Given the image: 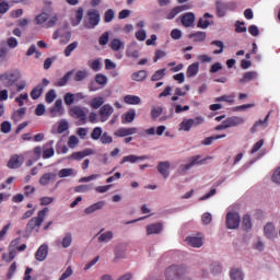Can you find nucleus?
<instances>
[{
	"mask_svg": "<svg viewBox=\"0 0 280 280\" xmlns=\"http://www.w3.org/2000/svg\"><path fill=\"white\" fill-rule=\"evenodd\" d=\"M49 213V208H44L37 212V217L32 218L26 224V231H38L45 222V218Z\"/></svg>",
	"mask_w": 280,
	"mask_h": 280,
	"instance_id": "f257e3e1",
	"label": "nucleus"
},
{
	"mask_svg": "<svg viewBox=\"0 0 280 280\" xmlns=\"http://www.w3.org/2000/svg\"><path fill=\"white\" fill-rule=\"evenodd\" d=\"M187 269L183 266L173 265L165 270L166 280H180L185 276Z\"/></svg>",
	"mask_w": 280,
	"mask_h": 280,
	"instance_id": "f03ea898",
	"label": "nucleus"
},
{
	"mask_svg": "<svg viewBox=\"0 0 280 280\" xmlns=\"http://www.w3.org/2000/svg\"><path fill=\"white\" fill-rule=\"evenodd\" d=\"M88 22H84V27L86 30H95L96 25H100V11L97 9H91L86 13Z\"/></svg>",
	"mask_w": 280,
	"mask_h": 280,
	"instance_id": "7ed1b4c3",
	"label": "nucleus"
},
{
	"mask_svg": "<svg viewBox=\"0 0 280 280\" xmlns=\"http://www.w3.org/2000/svg\"><path fill=\"white\" fill-rule=\"evenodd\" d=\"M69 115L70 117H73V119H79L81 126H84V124L89 121L86 119V112H84V108L80 105L70 107Z\"/></svg>",
	"mask_w": 280,
	"mask_h": 280,
	"instance_id": "20e7f679",
	"label": "nucleus"
},
{
	"mask_svg": "<svg viewBox=\"0 0 280 280\" xmlns=\"http://www.w3.org/2000/svg\"><path fill=\"white\" fill-rule=\"evenodd\" d=\"M21 78V72L19 70L8 71L3 73L4 86L10 88L14 86L19 79Z\"/></svg>",
	"mask_w": 280,
	"mask_h": 280,
	"instance_id": "39448f33",
	"label": "nucleus"
},
{
	"mask_svg": "<svg viewBox=\"0 0 280 280\" xmlns=\"http://www.w3.org/2000/svg\"><path fill=\"white\" fill-rule=\"evenodd\" d=\"M209 159H211V156L200 160V155H195L189 159L188 164L182 165L179 167V170H180V172H187V170H191V167H194V165H202V163H205Z\"/></svg>",
	"mask_w": 280,
	"mask_h": 280,
	"instance_id": "423d86ee",
	"label": "nucleus"
},
{
	"mask_svg": "<svg viewBox=\"0 0 280 280\" xmlns=\"http://www.w3.org/2000/svg\"><path fill=\"white\" fill-rule=\"evenodd\" d=\"M240 222H241L240 213L228 212L226 214L228 229H237L240 226Z\"/></svg>",
	"mask_w": 280,
	"mask_h": 280,
	"instance_id": "0eeeda50",
	"label": "nucleus"
},
{
	"mask_svg": "<svg viewBox=\"0 0 280 280\" xmlns=\"http://www.w3.org/2000/svg\"><path fill=\"white\" fill-rule=\"evenodd\" d=\"M180 22L184 27H194L196 25V14L194 12L184 13L180 16Z\"/></svg>",
	"mask_w": 280,
	"mask_h": 280,
	"instance_id": "6e6552de",
	"label": "nucleus"
},
{
	"mask_svg": "<svg viewBox=\"0 0 280 280\" xmlns=\"http://www.w3.org/2000/svg\"><path fill=\"white\" fill-rule=\"evenodd\" d=\"M185 10H191V5L183 4V5L173 8L171 10V12L166 14L167 21H172V19H176V16H178V14H180V12H185Z\"/></svg>",
	"mask_w": 280,
	"mask_h": 280,
	"instance_id": "1a4fd4ad",
	"label": "nucleus"
},
{
	"mask_svg": "<svg viewBox=\"0 0 280 280\" xmlns=\"http://www.w3.org/2000/svg\"><path fill=\"white\" fill-rule=\"evenodd\" d=\"M23 165V156L19 155V154H14L10 158L7 167H9V170H19V167H21Z\"/></svg>",
	"mask_w": 280,
	"mask_h": 280,
	"instance_id": "9d476101",
	"label": "nucleus"
},
{
	"mask_svg": "<svg viewBox=\"0 0 280 280\" xmlns=\"http://www.w3.org/2000/svg\"><path fill=\"white\" fill-rule=\"evenodd\" d=\"M137 130H138L137 127H130V128L121 127L114 132V137H119V138L130 137L131 135H137Z\"/></svg>",
	"mask_w": 280,
	"mask_h": 280,
	"instance_id": "9b49d317",
	"label": "nucleus"
},
{
	"mask_svg": "<svg viewBox=\"0 0 280 280\" xmlns=\"http://www.w3.org/2000/svg\"><path fill=\"white\" fill-rule=\"evenodd\" d=\"M115 113V109L109 104H105L100 109V116L102 121H108L110 115Z\"/></svg>",
	"mask_w": 280,
	"mask_h": 280,
	"instance_id": "f8f14e48",
	"label": "nucleus"
},
{
	"mask_svg": "<svg viewBox=\"0 0 280 280\" xmlns=\"http://www.w3.org/2000/svg\"><path fill=\"white\" fill-rule=\"evenodd\" d=\"M51 117H62L65 109H62V100H57L55 106L49 109Z\"/></svg>",
	"mask_w": 280,
	"mask_h": 280,
	"instance_id": "ddd939ff",
	"label": "nucleus"
},
{
	"mask_svg": "<svg viewBox=\"0 0 280 280\" xmlns=\"http://www.w3.org/2000/svg\"><path fill=\"white\" fill-rule=\"evenodd\" d=\"M56 178H58L56 173H46L39 178V185L47 187L50 183H56Z\"/></svg>",
	"mask_w": 280,
	"mask_h": 280,
	"instance_id": "4468645a",
	"label": "nucleus"
},
{
	"mask_svg": "<svg viewBox=\"0 0 280 280\" xmlns=\"http://www.w3.org/2000/svg\"><path fill=\"white\" fill-rule=\"evenodd\" d=\"M225 122L226 128H235L237 126H242L244 124V118L232 116L223 120Z\"/></svg>",
	"mask_w": 280,
	"mask_h": 280,
	"instance_id": "2eb2a0df",
	"label": "nucleus"
},
{
	"mask_svg": "<svg viewBox=\"0 0 280 280\" xmlns=\"http://www.w3.org/2000/svg\"><path fill=\"white\" fill-rule=\"evenodd\" d=\"M93 154V149H85L83 151L73 152L69 159L72 161H82L85 156H91Z\"/></svg>",
	"mask_w": 280,
	"mask_h": 280,
	"instance_id": "dca6fc26",
	"label": "nucleus"
},
{
	"mask_svg": "<svg viewBox=\"0 0 280 280\" xmlns=\"http://www.w3.org/2000/svg\"><path fill=\"white\" fill-rule=\"evenodd\" d=\"M150 159L148 155H140V156H137V155H126L121 159L120 161V165H124V163H137V161H145Z\"/></svg>",
	"mask_w": 280,
	"mask_h": 280,
	"instance_id": "f3484780",
	"label": "nucleus"
},
{
	"mask_svg": "<svg viewBox=\"0 0 280 280\" xmlns=\"http://www.w3.org/2000/svg\"><path fill=\"white\" fill-rule=\"evenodd\" d=\"M170 167L171 164L168 161L166 162H159L158 164V172L163 176V178H168L170 177Z\"/></svg>",
	"mask_w": 280,
	"mask_h": 280,
	"instance_id": "a211bd4d",
	"label": "nucleus"
},
{
	"mask_svg": "<svg viewBox=\"0 0 280 280\" xmlns=\"http://www.w3.org/2000/svg\"><path fill=\"white\" fill-rule=\"evenodd\" d=\"M163 231V223H152L147 226V235H159Z\"/></svg>",
	"mask_w": 280,
	"mask_h": 280,
	"instance_id": "6ab92c4d",
	"label": "nucleus"
},
{
	"mask_svg": "<svg viewBox=\"0 0 280 280\" xmlns=\"http://www.w3.org/2000/svg\"><path fill=\"white\" fill-rule=\"evenodd\" d=\"M47 253H49V247L47 245H42L35 253V258L37 261H45V259H47Z\"/></svg>",
	"mask_w": 280,
	"mask_h": 280,
	"instance_id": "aec40b11",
	"label": "nucleus"
},
{
	"mask_svg": "<svg viewBox=\"0 0 280 280\" xmlns=\"http://www.w3.org/2000/svg\"><path fill=\"white\" fill-rule=\"evenodd\" d=\"M208 19H213V15H211L210 13H205L203 18H200L198 20L197 27H199L200 30H207V27L211 25V22H209Z\"/></svg>",
	"mask_w": 280,
	"mask_h": 280,
	"instance_id": "412c9836",
	"label": "nucleus"
},
{
	"mask_svg": "<svg viewBox=\"0 0 280 280\" xmlns=\"http://www.w3.org/2000/svg\"><path fill=\"white\" fill-rule=\"evenodd\" d=\"M264 233L269 240H273V237H277V229L275 228V224L267 223L264 228Z\"/></svg>",
	"mask_w": 280,
	"mask_h": 280,
	"instance_id": "4be33fe9",
	"label": "nucleus"
},
{
	"mask_svg": "<svg viewBox=\"0 0 280 280\" xmlns=\"http://www.w3.org/2000/svg\"><path fill=\"white\" fill-rule=\"evenodd\" d=\"M105 201H97L96 203L91 205L90 207L85 208L84 213L86 215H91V213H95V211H100V209H104Z\"/></svg>",
	"mask_w": 280,
	"mask_h": 280,
	"instance_id": "5701e85b",
	"label": "nucleus"
},
{
	"mask_svg": "<svg viewBox=\"0 0 280 280\" xmlns=\"http://www.w3.org/2000/svg\"><path fill=\"white\" fill-rule=\"evenodd\" d=\"M188 38H192L194 43H205V40H207V33L198 31L189 34Z\"/></svg>",
	"mask_w": 280,
	"mask_h": 280,
	"instance_id": "b1692460",
	"label": "nucleus"
},
{
	"mask_svg": "<svg viewBox=\"0 0 280 280\" xmlns=\"http://www.w3.org/2000/svg\"><path fill=\"white\" fill-rule=\"evenodd\" d=\"M268 119H270V114H267L264 120L259 119L254 124V126L250 128V132L254 135V132H257V129L260 128H267L268 127Z\"/></svg>",
	"mask_w": 280,
	"mask_h": 280,
	"instance_id": "393cba45",
	"label": "nucleus"
},
{
	"mask_svg": "<svg viewBox=\"0 0 280 280\" xmlns=\"http://www.w3.org/2000/svg\"><path fill=\"white\" fill-rule=\"evenodd\" d=\"M186 242L188 246H192V248H201L202 238L197 236H188L186 237Z\"/></svg>",
	"mask_w": 280,
	"mask_h": 280,
	"instance_id": "a878e982",
	"label": "nucleus"
},
{
	"mask_svg": "<svg viewBox=\"0 0 280 280\" xmlns=\"http://www.w3.org/2000/svg\"><path fill=\"white\" fill-rule=\"evenodd\" d=\"M226 12H229V9L226 8V2L218 1L217 2V16L219 19H222L226 16Z\"/></svg>",
	"mask_w": 280,
	"mask_h": 280,
	"instance_id": "bb28decb",
	"label": "nucleus"
},
{
	"mask_svg": "<svg viewBox=\"0 0 280 280\" xmlns=\"http://www.w3.org/2000/svg\"><path fill=\"white\" fill-rule=\"evenodd\" d=\"M198 71H200V63L195 62V63L188 66L186 75H187V78H194V75H198Z\"/></svg>",
	"mask_w": 280,
	"mask_h": 280,
	"instance_id": "cd10ccee",
	"label": "nucleus"
},
{
	"mask_svg": "<svg viewBox=\"0 0 280 280\" xmlns=\"http://www.w3.org/2000/svg\"><path fill=\"white\" fill-rule=\"evenodd\" d=\"M124 102H125V104H129L131 106H137V105L141 104V97H139L137 95L128 94L124 97Z\"/></svg>",
	"mask_w": 280,
	"mask_h": 280,
	"instance_id": "c85d7f7f",
	"label": "nucleus"
},
{
	"mask_svg": "<svg viewBox=\"0 0 280 280\" xmlns=\"http://www.w3.org/2000/svg\"><path fill=\"white\" fill-rule=\"evenodd\" d=\"M145 78H148V71L145 70H139L131 74V80H133L135 82H143Z\"/></svg>",
	"mask_w": 280,
	"mask_h": 280,
	"instance_id": "c756f323",
	"label": "nucleus"
},
{
	"mask_svg": "<svg viewBox=\"0 0 280 280\" xmlns=\"http://www.w3.org/2000/svg\"><path fill=\"white\" fill-rule=\"evenodd\" d=\"M71 75H73V71L67 72L59 81H56L54 83V86H67V84H69Z\"/></svg>",
	"mask_w": 280,
	"mask_h": 280,
	"instance_id": "7c9ffc66",
	"label": "nucleus"
},
{
	"mask_svg": "<svg viewBox=\"0 0 280 280\" xmlns=\"http://www.w3.org/2000/svg\"><path fill=\"white\" fill-rule=\"evenodd\" d=\"M109 48L112 51H119V49H124V42H121L119 38H114L109 43Z\"/></svg>",
	"mask_w": 280,
	"mask_h": 280,
	"instance_id": "2f4dec72",
	"label": "nucleus"
},
{
	"mask_svg": "<svg viewBox=\"0 0 280 280\" xmlns=\"http://www.w3.org/2000/svg\"><path fill=\"white\" fill-rule=\"evenodd\" d=\"M252 80H257V72L249 71L245 72L243 78L240 80L241 84H244L246 82H252Z\"/></svg>",
	"mask_w": 280,
	"mask_h": 280,
	"instance_id": "473e14b6",
	"label": "nucleus"
},
{
	"mask_svg": "<svg viewBox=\"0 0 280 280\" xmlns=\"http://www.w3.org/2000/svg\"><path fill=\"white\" fill-rule=\"evenodd\" d=\"M25 113H27V109L25 107H21L20 109L15 110L12 115L13 121H21V119L25 117Z\"/></svg>",
	"mask_w": 280,
	"mask_h": 280,
	"instance_id": "72a5a7b5",
	"label": "nucleus"
},
{
	"mask_svg": "<svg viewBox=\"0 0 280 280\" xmlns=\"http://www.w3.org/2000/svg\"><path fill=\"white\" fill-rule=\"evenodd\" d=\"M226 135H217V136H211L201 141V145H211L213 141H218V139H224Z\"/></svg>",
	"mask_w": 280,
	"mask_h": 280,
	"instance_id": "f704fd0d",
	"label": "nucleus"
},
{
	"mask_svg": "<svg viewBox=\"0 0 280 280\" xmlns=\"http://www.w3.org/2000/svg\"><path fill=\"white\" fill-rule=\"evenodd\" d=\"M89 78V71L86 70H79L75 72L73 80L74 82H82Z\"/></svg>",
	"mask_w": 280,
	"mask_h": 280,
	"instance_id": "c9c22d12",
	"label": "nucleus"
},
{
	"mask_svg": "<svg viewBox=\"0 0 280 280\" xmlns=\"http://www.w3.org/2000/svg\"><path fill=\"white\" fill-rule=\"evenodd\" d=\"M135 117H137L135 109L127 112L122 117V124H132V121H135Z\"/></svg>",
	"mask_w": 280,
	"mask_h": 280,
	"instance_id": "e433bc0d",
	"label": "nucleus"
},
{
	"mask_svg": "<svg viewBox=\"0 0 280 280\" xmlns=\"http://www.w3.org/2000/svg\"><path fill=\"white\" fill-rule=\"evenodd\" d=\"M78 45H79L78 42H73L65 48L63 54H65L66 58H69V56H71V54H73V51H75V49H78Z\"/></svg>",
	"mask_w": 280,
	"mask_h": 280,
	"instance_id": "4c0bfd02",
	"label": "nucleus"
},
{
	"mask_svg": "<svg viewBox=\"0 0 280 280\" xmlns=\"http://www.w3.org/2000/svg\"><path fill=\"white\" fill-rule=\"evenodd\" d=\"M103 105H104V97H102V96L94 97L90 102L91 108H94V109L101 108V106H103Z\"/></svg>",
	"mask_w": 280,
	"mask_h": 280,
	"instance_id": "58836bf2",
	"label": "nucleus"
},
{
	"mask_svg": "<svg viewBox=\"0 0 280 280\" xmlns=\"http://www.w3.org/2000/svg\"><path fill=\"white\" fill-rule=\"evenodd\" d=\"M15 258H16V250L14 249L11 250L9 254L8 253L2 254V260L5 261L7 264L14 261Z\"/></svg>",
	"mask_w": 280,
	"mask_h": 280,
	"instance_id": "ea45409f",
	"label": "nucleus"
},
{
	"mask_svg": "<svg viewBox=\"0 0 280 280\" xmlns=\"http://www.w3.org/2000/svg\"><path fill=\"white\" fill-rule=\"evenodd\" d=\"M43 95V85L38 84L31 91V97L32 100H38Z\"/></svg>",
	"mask_w": 280,
	"mask_h": 280,
	"instance_id": "a19ab883",
	"label": "nucleus"
},
{
	"mask_svg": "<svg viewBox=\"0 0 280 280\" xmlns=\"http://www.w3.org/2000/svg\"><path fill=\"white\" fill-rule=\"evenodd\" d=\"M73 242V236L70 232L66 233L65 237L62 238L61 246L63 248H69Z\"/></svg>",
	"mask_w": 280,
	"mask_h": 280,
	"instance_id": "79ce46f5",
	"label": "nucleus"
},
{
	"mask_svg": "<svg viewBox=\"0 0 280 280\" xmlns=\"http://www.w3.org/2000/svg\"><path fill=\"white\" fill-rule=\"evenodd\" d=\"M166 69H160L153 73L151 77L152 82H159V80H163L165 78Z\"/></svg>",
	"mask_w": 280,
	"mask_h": 280,
	"instance_id": "37998d69",
	"label": "nucleus"
},
{
	"mask_svg": "<svg viewBox=\"0 0 280 280\" xmlns=\"http://www.w3.org/2000/svg\"><path fill=\"white\" fill-rule=\"evenodd\" d=\"M214 102H226L228 104H233L235 102V95H222L214 98Z\"/></svg>",
	"mask_w": 280,
	"mask_h": 280,
	"instance_id": "c03bdc74",
	"label": "nucleus"
},
{
	"mask_svg": "<svg viewBox=\"0 0 280 280\" xmlns=\"http://www.w3.org/2000/svg\"><path fill=\"white\" fill-rule=\"evenodd\" d=\"M95 82H96V84H100L101 86H106V84H108V78L102 73H97L95 75Z\"/></svg>",
	"mask_w": 280,
	"mask_h": 280,
	"instance_id": "a18cd8bd",
	"label": "nucleus"
},
{
	"mask_svg": "<svg viewBox=\"0 0 280 280\" xmlns=\"http://www.w3.org/2000/svg\"><path fill=\"white\" fill-rule=\"evenodd\" d=\"M230 277L232 280H244V273H242V270L240 269H232Z\"/></svg>",
	"mask_w": 280,
	"mask_h": 280,
	"instance_id": "49530a36",
	"label": "nucleus"
},
{
	"mask_svg": "<svg viewBox=\"0 0 280 280\" xmlns=\"http://www.w3.org/2000/svg\"><path fill=\"white\" fill-rule=\"evenodd\" d=\"M102 135H103L102 127H95L92 130L91 139H93V141H97L98 139H102Z\"/></svg>",
	"mask_w": 280,
	"mask_h": 280,
	"instance_id": "de8ad7c7",
	"label": "nucleus"
},
{
	"mask_svg": "<svg viewBox=\"0 0 280 280\" xmlns=\"http://www.w3.org/2000/svg\"><path fill=\"white\" fill-rule=\"evenodd\" d=\"M179 126L182 130H184L185 132H189L191 128H194V125H191L190 118L183 120Z\"/></svg>",
	"mask_w": 280,
	"mask_h": 280,
	"instance_id": "09e8293b",
	"label": "nucleus"
},
{
	"mask_svg": "<svg viewBox=\"0 0 280 280\" xmlns=\"http://www.w3.org/2000/svg\"><path fill=\"white\" fill-rule=\"evenodd\" d=\"M114 19H115V11L113 9H108L107 11H105V14H104L105 23H112Z\"/></svg>",
	"mask_w": 280,
	"mask_h": 280,
	"instance_id": "8fccbe9b",
	"label": "nucleus"
},
{
	"mask_svg": "<svg viewBox=\"0 0 280 280\" xmlns=\"http://www.w3.org/2000/svg\"><path fill=\"white\" fill-rule=\"evenodd\" d=\"M63 102L66 106H71L75 102V96L72 93H66L63 96Z\"/></svg>",
	"mask_w": 280,
	"mask_h": 280,
	"instance_id": "3c124183",
	"label": "nucleus"
},
{
	"mask_svg": "<svg viewBox=\"0 0 280 280\" xmlns=\"http://www.w3.org/2000/svg\"><path fill=\"white\" fill-rule=\"evenodd\" d=\"M59 178H67L73 176V168H62L58 173Z\"/></svg>",
	"mask_w": 280,
	"mask_h": 280,
	"instance_id": "603ef678",
	"label": "nucleus"
},
{
	"mask_svg": "<svg viewBox=\"0 0 280 280\" xmlns=\"http://www.w3.org/2000/svg\"><path fill=\"white\" fill-rule=\"evenodd\" d=\"M83 18H84V9L80 7L75 12L77 22H74L73 25H80Z\"/></svg>",
	"mask_w": 280,
	"mask_h": 280,
	"instance_id": "864d4df0",
	"label": "nucleus"
},
{
	"mask_svg": "<svg viewBox=\"0 0 280 280\" xmlns=\"http://www.w3.org/2000/svg\"><path fill=\"white\" fill-rule=\"evenodd\" d=\"M252 228H253V223L250 222V215L249 214H245L243 217V229L245 231H248Z\"/></svg>",
	"mask_w": 280,
	"mask_h": 280,
	"instance_id": "5fc2aeb1",
	"label": "nucleus"
},
{
	"mask_svg": "<svg viewBox=\"0 0 280 280\" xmlns=\"http://www.w3.org/2000/svg\"><path fill=\"white\" fill-rule=\"evenodd\" d=\"M67 130H69V122H67L66 120H61L57 128L58 135H62V132H67Z\"/></svg>",
	"mask_w": 280,
	"mask_h": 280,
	"instance_id": "6e6d98bb",
	"label": "nucleus"
},
{
	"mask_svg": "<svg viewBox=\"0 0 280 280\" xmlns=\"http://www.w3.org/2000/svg\"><path fill=\"white\" fill-rule=\"evenodd\" d=\"M1 132H3L4 135H8L9 132L12 131V124H10V121L5 120L1 124L0 127Z\"/></svg>",
	"mask_w": 280,
	"mask_h": 280,
	"instance_id": "4d7b16f0",
	"label": "nucleus"
},
{
	"mask_svg": "<svg viewBox=\"0 0 280 280\" xmlns=\"http://www.w3.org/2000/svg\"><path fill=\"white\" fill-rule=\"evenodd\" d=\"M101 143H103V145H108V144L113 143V137L108 136V132H104L101 136Z\"/></svg>",
	"mask_w": 280,
	"mask_h": 280,
	"instance_id": "13d9d810",
	"label": "nucleus"
},
{
	"mask_svg": "<svg viewBox=\"0 0 280 280\" xmlns=\"http://www.w3.org/2000/svg\"><path fill=\"white\" fill-rule=\"evenodd\" d=\"M74 191L77 194H86V191H91L90 185H79L74 187Z\"/></svg>",
	"mask_w": 280,
	"mask_h": 280,
	"instance_id": "bf43d9fd",
	"label": "nucleus"
},
{
	"mask_svg": "<svg viewBox=\"0 0 280 280\" xmlns=\"http://www.w3.org/2000/svg\"><path fill=\"white\" fill-rule=\"evenodd\" d=\"M245 23L242 21H236L235 23V32L236 34H244V32H246V26H244Z\"/></svg>",
	"mask_w": 280,
	"mask_h": 280,
	"instance_id": "052dcab7",
	"label": "nucleus"
},
{
	"mask_svg": "<svg viewBox=\"0 0 280 280\" xmlns=\"http://www.w3.org/2000/svg\"><path fill=\"white\" fill-rule=\"evenodd\" d=\"M49 20V14L47 13H42L36 16L35 21L37 25H43V23H46Z\"/></svg>",
	"mask_w": 280,
	"mask_h": 280,
	"instance_id": "680f3d73",
	"label": "nucleus"
},
{
	"mask_svg": "<svg viewBox=\"0 0 280 280\" xmlns=\"http://www.w3.org/2000/svg\"><path fill=\"white\" fill-rule=\"evenodd\" d=\"M46 103L47 104H52V102L56 100V90H49L46 93Z\"/></svg>",
	"mask_w": 280,
	"mask_h": 280,
	"instance_id": "e2e57ef3",
	"label": "nucleus"
},
{
	"mask_svg": "<svg viewBox=\"0 0 280 280\" xmlns=\"http://www.w3.org/2000/svg\"><path fill=\"white\" fill-rule=\"evenodd\" d=\"M110 37V34L108 32H105L101 35L98 38V44L104 47V45H108V38Z\"/></svg>",
	"mask_w": 280,
	"mask_h": 280,
	"instance_id": "0e129e2a",
	"label": "nucleus"
},
{
	"mask_svg": "<svg viewBox=\"0 0 280 280\" xmlns=\"http://www.w3.org/2000/svg\"><path fill=\"white\" fill-rule=\"evenodd\" d=\"M161 115H163V107H153L151 109L152 119H158V117H161Z\"/></svg>",
	"mask_w": 280,
	"mask_h": 280,
	"instance_id": "69168bd1",
	"label": "nucleus"
},
{
	"mask_svg": "<svg viewBox=\"0 0 280 280\" xmlns=\"http://www.w3.org/2000/svg\"><path fill=\"white\" fill-rule=\"evenodd\" d=\"M113 240V232L108 231L100 235L98 242H110Z\"/></svg>",
	"mask_w": 280,
	"mask_h": 280,
	"instance_id": "338daca9",
	"label": "nucleus"
},
{
	"mask_svg": "<svg viewBox=\"0 0 280 280\" xmlns=\"http://www.w3.org/2000/svg\"><path fill=\"white\" fill-rule=\"evenodd\" d=\"M54 154H56V152L54 151V148H48V149H44L42 152V158L43 159H51V156H54Z\"/></svg>",
	"mask_w": 280,
	"mask_h": 280,
	"instance_id": "774afa93",
	"label": "nucleus"
}]
</instances>
